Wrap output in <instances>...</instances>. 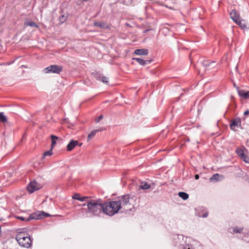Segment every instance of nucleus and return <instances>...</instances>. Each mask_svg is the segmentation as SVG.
<instances>
[{"label": "nucleus", "mask_w": 249, "mask_h": 249, "mask_svg": "<svg viewBox=\"0 0 249 249\" xmlns=\"http://www.w3.org/2000/svg\"><path fill=\"white\" fill-rule=\"evenodd\" d=\"M101 131H102L101 129L95 130L92 131L88 136V141H89L90 140H91L95 136L96 133L97 132H99Z\"/></svg>", "instance_id": "obj_17"}, {"label": "nucleus", "mask_w": 249, "mask_h": 249, "mask_svg": "<svg viewBox=\"0 0 249 249\" xmlns=\"http://www.w3.org/2000/svg\"><path fill=\"white\" fill-rule=\"evenodd\" d=\"M184 249H190V248L189 247H188L187 248L186 247H185L184 248Z\"/></svg>", "instance_id": "obj_34"}, {"label": "nucleus", "mask_w": 249, "mask_h": 249, "mask_svg": "<svg viewBox=\"0 0 249 249\" xmlns=\"http://www.w3.org/2000/svg\"><path fill=\"white\" fill-rule=\"evenodd\" d=\"M17 218L22 221H29L33 218L31 216H29L27 218L22 216H18Z\"/></svg>", "instance_id": "obj_24"}, {"label": "nucleus", "mask_w": 249, "mask_h": 249, "mask_svg": "<svg viewBox=\"0 0 249 249\" xmlns=\"http://www.w3.org/2000/svg\"><path fill=\"white\" fill-rule=\"evenodd\" d=\"M231 18L241 28H246V23L245 20L241 19L239 13L235 10H232L230 13Z\"/></svg>", "instance_id": "obj_4"}, {"label": "nucleus", "mask_w": 249, "mask_h": 249, "mask_svg": "<svg viewBox=\"0 0 249 249\" xmlns=\"http://www.w3.org/2000/svg\"><path fill=\"white\" fill-rule=\"evenodd\" d=\"M62 70V67L56 65H51L44 70V72L46 73L52 72L55 73H59Z\"/></svg>", "instance_id": "obj_6"}, {"label": "nucleus", "mask_w": 249, "mask_h": 249, "mask_svg": "<svg viewBox=\"0 0 249 249\" xmlns=\"http://www.w3.org/2000/svg\"><path fill=\"white\" fill-rule=\"evenodd\" d=\"M243 228H238L234 227L233 229V231L234 233H240L242 231Z\"/></svg>", "instance_id": "obj_25"}, {"label": "nucleus", "mask_w": 249, "mask_h": 249, "mask_svg": "<svg viewBox=\"0 0 249 249\" xmlns=\"http://www.w3.org/2000/svg\"><path fill=\"white\" fill-rule=\"evenodd\" d=\"M93 25L95 26H98L102 29H109L110 26L108 24L104 22H95Z\"/></svg>", "instance_id": "obj_13"}, {"label": "nucleus", "mask_w": 249, "mask_h": 249, "mask_svg": "<svg viewBox=\"0 0 249 249\" xmlns=\"http://www.w3.org/2000/svg\"><path fill=\"white\" fill-rule=\"evenodd\" d=\"M220 177H222V175H220L218 174H214L210 178V180L211 181H212L213 180H214V181H218L219 180V178Z\"/></svg>", "instance_id": "obj_19"}, {"label": "nucleus", "mask_w": 249, "mask_h": 249, "mask_svg": "<svg viewBox=\"0 0 249 249\" xmlns=\"http://www.w3.org/2000/svg\"><path fill=\"white\" fill-rule=\"evenodd\" d=\"M0 122L3 124L7 122V118L3 112H0Z\"/></svg>", "instance_id": "obj_18"}, {"label": "nucleus", "mask_w": 249, "mask_h": 249, "mask_svg": "<svg viewBox=\"0 0 249 249\" xmlns=\"http://www.w3.org/2000/svg\"><path fill=\"white\" fill-rule=\"evenodd\" d=\"M207 215H208V213H205V214H203V216L204 217H206L207 216Z\"/></svg>", "instance_id": "obj_33"}, {"label": "nucleus", "mask_w": 249, "mask_h": 249, "mask_svg": "<svg viewBox=\"0 0 249 249\" xmlns=\"http://www.w3.org/2000/svg\"><path fill=\"white\" fill-rule=\"evenodd\" d=\"M104 213L112 216L118 213L120 210V204L117 201H112L103 203Z\"/></svg>", "instance_id": "obj_2"}, {"label": "nucleus", "mask_w": 249, "mask_h": 249, "mask_svg": "<svg viewBox=\"0 0 249 249\" xmlns=\"http://www.w3.org/2000/svg\"><path fill=\"white\" fill-rule=\"evenodd\" d=\"M238 93L240 97H242L243 98H249V91L246 92L244 90L239 89L238 90Z\"/></svg>", "instance_id": "obj_15"}, {"label": "nucleus", "mask_w": 249, "mask_h": 249, "mask_svg": "<svg viewBox=\"0 0 249 249\" xmlns=\"http://www.w3.org/2000/svg\"><path fill=\"white\" fill-rule=\"evenodd\" d=\"M87 205V213H90L93 216H97L102 212L104 213V205L101 203L100 200H88Z\"/></svg>", "instance_id": "obj_1"}, {"label": "nucleus", "mask_w": 249, "mask_h": 249, "mask_svg": "<svg viewBox=\"0 0 249 249\" xmlns=\"http://www.w3.org/2000/svg\"><path fill=\"white\" fill-rule=\"evenodd\" d=\"M16 240L20 246L28 248L31 247L32 241L30 236L26 232H18Z\"/></svg>", "instance_id": "obj_3"}, {"label": "nucleus", "mask_w": 249, "mask_h": 249, "mask_svg": "<svg viewBox=\"0 0 249 249\" xmlns=\"http://www.w3.org/2000/svg\"><path fill=\"white\" fill-rule=\"evenodd\" d=\"M244 149H246L244 147L243 148L237 149L236 153L244 162L249 163V157L245 155Z\"/></svg>", "instance_id": "obj_8"}, {"label": "nucleus", "mask_w": 249, "mask_h": 249, "mask_svg": "<svg viewBox=\"0 0 249 249\" xmlns=\"http://www.w3.org/2000/svg\"><path fill=\"white\" fill-rule=\"evenodd\" d=\"M38 216H40V217L42 216H43V217H48V216H49L50 215L48 213H46L45 212H44L43 211H41L40 212Z\"/></svg>", "instance_id": "obj_28"}, {"label": "nucleus", "mask_w": 249, "mask_h": 249, "mask_svg": "<svg viewBox=\"0 0 249 249\" xmlns=\"http://www.w3.org/2000/svg\"><path fill=\"white\" fill-rule=\"evenodd\" d=\"M140 187L142 189L146 190L149 189L150 187V185L145 182H142Z\"/></svg>", "instance_id": "obj_20"}, {"label": "nucleus", "mask_w": 249, "mask_h": 249, "mask_svg": "<svg viewBox=\"0 0 249 249\" xmlns=\"http://www.w3.org/2000/svg\"><path fill=\"white\" fill-rule=\"evenodd\" d=\"M82 144V143H79L77 141L71 140L69 143L67 145V150L71 151L76 146L79 145V146H81Z\"/></svg>", "instance_id": "obj_10"}, {"label": "nucleus", "mask_w": 249, "mask_h": 249, "mask_svg": "<svg viewBox=\"0 0 249 249\" xmlns=\"http://www.w3.org/2000/svg\"><path fill=\"white\" fill-rule=\"evenodd\" d=\"M52 139V149L53 147V146L56 143V140H58V138L57 136L54 135H51V136Z\"/></svg>", "instance_id": "obj_21"}, {"label": "nucleus", "mask_w": 249, "mask_h": 249, "mask_svg": "<svg viewBox=\"0 0 249 249\" xmlns=\"http://www.w3.org/2000/svg\"><path fill=\"white\" fill-rule=\"evenodd\" d=\"M230 127L234 131L236 130V127L242 128L241 119L240 118H236L233 120L231 122Z\"/></svg>", "instance_id": "obj_9"}, {"label": "nucleus", "mask_w": 249, "mask_h": 249, "mask_svg": "<svg viewBox=\"0 0 249 249\" xmlns=\"http://www.w3.org/2000/svg\"><path fill=\"white\" fill-rule=\"evenodd\" d=\"M52 154H53L52 150L51 149L50 150L46 151L44 153L43 156V158H44L46 156H50Z\"/></svg>", "instance_id": "obj_26"}, {"label": "nucleus", "mask_w": 249, "mask_h": 249, "mask_svg": "<svg viewBox=\"0 0 249 249\" xmlns=\"http://www.w3.org/2000/svg\"><path fill=\"white\" fill-rule=\"evenodd\" d=\"M195 178L196 179H198L199 178V175L196 174L195 176Z\"/></svg>", "instance_id": "obj_32"}, {"label": "nucleus", "mask_w": 249, "mask_h": 249, "mask_svg": "<svg viewBox=\"0 0 249 249\" xmlns=\"http://www.w3.org/2000/svg\"><path fill=\"white\" fill-rule=\"evenodd\" d=\"M148 53V51L147 49H137L134 51V54L139 55H146Z\"/></svg>", "instance_id": "obj_12"}, {"label": "nucleus", "mask_w": 249, "mask_h": 249, "mask_svg": "<svg viewBox=\"0 0 249 249\" xmlns=\"http://www.w3.org/2000/svg\"><path fill=\"white\" fill-rule=\"evenodd\" d=\"M103 118V116L102 115H100L98 118L96 120V122L98 123Z\"/></svg>", "instance_id": "obj_30"}, {"label": "nucleus", "mask_w": 249, "mask_h": 249, "mask_svg": "<svg viewBox=\"0 0 249 249\" xmlns=\"http://www.w3.org/2000/svg\"><path fill=\"white\" fill-rule=\"evenodd\" d=\"M42 188V185L36 181L31 182L27 186V190L30 193H32Z\"/></svg>", "instance_id": "obj_7"}, {"label": "nucleus", "mask_w": 249, "mask_h": 249, "mask_svg": "<svg viewBox=\"0 0 249 249\" xmlns=\"http://www.w3.org/2000/svg\"><path fill=\"white\" fill-rule=\"evenodd\" d=\"M101 81L103 83L106 84H108V78L105 76H103L101 78Z\"/></svg>", "instance_id": "obj_27"}, {"label": "nucleus", "mask_w": 249, "mask_h": 249, "mask_svg": "<svg viewBox=\"0 0 249 249\" xmlns=\"http://www.w3.org/2000/svg\"><path fill=\"white\" fill-rule=\"evenodd\" d=\"M66 17H65L64 16H62L61 17H60V20L63 22L65 21L66 20Z\"/></svg>", "instance_id": "obj_29"}, {"label": "nucleus", "mask_w": 249, "mask_h": 249, "mask_svg": "<svg viewBox=\"0 0 249 249\" xmlns=\"http://www.w3.org/2000/svg\"><path fill=\"white\" fill-rule=\"evenodd\" d=\"M215 64V62H211L209 60H205L202 62V65L206 68L209 69L211 66H213Z\"/></svg>", "instance_id": "obj_16"}, {"label": "nucleus", "mask_w": 249, "mask_h": 249, "mask_svg": "<svg viewBox=\"0 0 249 249\" xmlns=\"http://www.w3.org/2000/svg\"><path fill=\"white\" fill-rule=\"evenodd\" d=\"M178 196L184 200H186L189 197L188 195L185 192H179L178 193Z\"/></svg>", "instance_id": "obj_22"}, {"label": "nucleus", "mask_w": 249, "mask_h": 249, "mask_svg": "<svg viewBox=\"0 0 249 249\" xmlns=\"http://www.w3.org/2000/svg\"><path fill=\"white\" fill-rule=\"evenodd\" d=\"M130 197L128 195H124L119 198L118 202L120 204V209L124 208L125 210H131L129 207L130 203L129 202Z\"/></svg>", "instance_id": "obj_5"}, {"label": "nucleus", "mask_w": 249, "mask_h": 249, "mask_svg": "<svg viewBox=\"0 0 249 249\" xmlns=\"http://www.w3.org/2000/svg\"><path fill=\"white\" fill-rule=\"evenodd\" d=\"M25 25L31 27H38V26L34 21H30L25 23Z\"/></svg>", "instance_id": "obj_23"}, {"label": "nucleus", "mask_w": 249, "mask_h": 249, "mask_svg": "<svg viewBox=\"0 0 249 249\" xmlns=\"http://www.w3.org/2000/svg\"><path fill=\"white\" fill-rule=\"evenodd\" d=\"M72 199L79 200L80 201H87L89 197L88 196H81L80 194L75 193L72 196Z\"/></svg>", "instance_id": "obj_11"}, {"label": "nucleus", "mask_w": 249, "mask_h": 249, "mask_svg": "<svg viewBox=\"0 0 249 249\" xmlns=\"http://www.w3.org/2000/svg\"><path fill=\"white\" fill-rule=\"evenodd\" d=\"M133 60L136 61L139 64L142 66H145L151 62V61L144 60L140 58H133Z\"/></svg>", "instance_id": "obj_14"}, {"label": "nucleus", "mask_w": 249, "mask_h": 249, "mask_svg": "<svg viewBox=\"0 0 249 249\" xmlns=\"http://www.w3.org/2000/svg\"><path fill=\"white\" fill-rule=\"evenodd\" d=\"M82 206H86V204L85 203V204H82Z\"/></svg>", "instance_id": "obj_35"}, {"label": "nucleus", "mask_w": 249, "mask_h": 249, "mask_svg": "<svg viewBox=\"0 0 249 249\" xmlns=\"http://www.w3.org/2000/svg\"><path fill=\"white\" fill-rule=\"evenodd\" d=\"M249 114V110H246V111H245L244 112V114L245 115H248Z\"/></svg>", "instance_id": "obj_31"}]
</instances>
